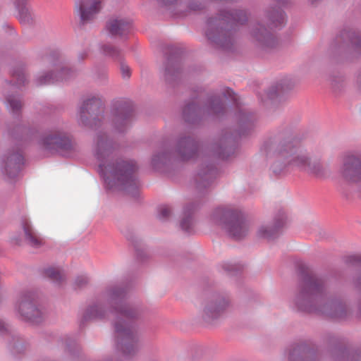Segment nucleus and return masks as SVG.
Here are the masks:
<instances>
[{
    "label": "nucleus",
    "instance_id": "nucleus-1",
    "mask_svg": "<svg viewBox=\"0 0 361 361\" xmlns=\"http://www.w3.org/2000/svg\"><path fill=\"white\" fill-rule=\"evenodd\" d=\"M112 145L105 135L98 136L96 156L99 161V171L105 182L111 187L123 189L137 188L135 172L137 166L133 161L113 160L111 157Z\"/></svg>",
    "mask_w": 361,
    "mask_h": 361
},
{
    "label": "nucleus",
    "instance_id": "nucleus-2",
    "mask_svg": "<svg viewBox=\"0 0 361 361\" xmlns=\"http://www.w3.org/2000/svg\"><path fill=\"white\" fill-rule=\"evenodd\" d=\"M215 215L221 216V220L225 224L226 229L234 239L240 240L247 234L249 224L240 211L231 209H219Z\"/></svg>",
    "mask_w": 361,
    "mask_h": 361
},
{
    "label": "nucleus",
    "instance_id": "nucleus-3",
    "mask_svg": "<svg viewBox=\"0 0 361 361\" xmlns=\"http://www.w3.org/2000/svg\"><path fill=\"white\" fill-rule=\"evenodd\" d=\"M16 309L22 319L36 324L41 321L40 311L33 304L30 293L23 294L19 297Z\"/></svg>",
    "mask_w": 361,
    "mask_h": 361
},
{
    "label": "nucleus",
    "instance_id": "nucleus-4",
    "mask_svg": "<svg viewBox=\"0 0 361 361\" xmlns=\"http://www.w3.org/2000/svg\"><path fill=\"white\" fill-rule=\"evenodd\" d=\"M115 328L123 353L126 355L133 354L137 349V340L133 331L120 324H116Z\"/></svg>",
    "mask_w": 361,
    "mask_h": 361
},
{
    "label": "nucleus",
    "instance_id": "nucleus-5",
    "mask_svg": "<svg viewBox=\"0 0 361 361\" xmlns=\"http://www.w3.org/2000/svg\"><path fill=\"white\" fill-rule=\"evenodd\" d=\"M43 145L49 149L69 150L72 147L70 137L60 131L51 132L43 139Z\"/></svg>",
    "mask_w": 361,
    "mask_h": 361
},
{
    "label": "nucleus",
    "instance_id": "nucleus-6",
    "mask_svg": "<svg viewBox=\"0 0 361 361\" xmlns=\"http://www.w3.org/2000/svg\"><path fill=\"white\" fill-rule=\"evenodd\" d=\"M102 109L103 105L100 99L92 97L87 99L84 102L80 109V119L82 122L85 125L92 126V123L86 121V114H90L91 116H94Z\"/></svg>",
    "mask_w": 361,
    "mask_h": 361
},
{
    "label": "nucleus",
    "instance_id": "nucleus-7",
    "mask_svg": "<svg viewBox=\"0 0 361 361\" xmlns=\"http://www.w3.org/2000/svg\"><path fill=\"white\" fill-rule=\"evenodd\" d=\"M101 8L100 0H85L80 4L81 20L83 23L92 20Z\"/></svg>",
    "mask_w": 361,
    "mask_h": 361
},
{
    "label": "nucleus",
    "instance_id": "nucleus-8",
    "mask_svg": "<svg viewBox=\"0 0 361 361\" xmlns=\"http://www.w3.org/2000/svg\"><path fill=\"white\" fill-rule=\"evenodd\" d=\"M107 29L113 35H123L127 34L130 28L131 23L126 19H111L107 23Z\"/></svg>",
    "mask_w": 361,
    "mask_h": 361
},
{
    "label": "nucleus",
    "instance_id": "nucleus-9",
    "mask_svg": "<svg viewBox=\"0 0 361 361\" xmlns=\"http://www.w3.org/2000/svg\"><path fill=\"white\" fill-rule=\"evenodd\" d=\"M253 37L261 43L262 47L266 48H273L276 44V39L265 28L257 27L252 32Z\"/></svg>",
    "mask_w": 361,
    "mask_h": 361
},
{
    "label": "nucleus",
    "instance_id": "nucleus-10",
    "mask_svg": "<svg viewBox=\"0 0 361 361\" xmlns=\"http://www.w3.org/2000/svg\"><path fill=\"white\" fill-rule=\"evenodd\" d=\"M286 221V216L283 212L279 215V217L275 219L274 228L268 227H262L258 231V236L265 240H271L274 238L278 232V230L281 228Z\"/></svg>",
    "mask_w": 361,
    "mask_h": 361
},
{
    "label": "nucleus",
    "instance_id": "nucleus-11",
    "mask_svg": "<svg viewBox=\"0 0 361 361\" xmlns=\"http://www.w3.org/2000/svg\"><path fill=\"white\" fill-rule=\"evenodd\" d=\"M294 165L302 168L308 173L319 176L322 170L320 164H310L308 159L305 156L297 155L290 161Z\"/></svg>",
    "mask_w": 361,
    "mask_h": 361
},
{
    "label": "nucleus",
    "instance_id": "nucleus-12",
    "mask_svg": "<svg viewBox=\"0 0 361 361\" xmlns=\"http://www.w3.org/2000/svg\"><path fill=\"white\" fill-rule=\"evenodd\" d=\"M196 149V145L190 137L180 140L178 144V152L183 159L187 160L192 158L195 155Z\"/></svg>",
    "mask_w": 361,
    "mask_h": 361
},
{
    "label": "nucleus",
    "instance_id": "nucleus-13",
    "mask_svg": "<svg viewBox=\"0 0 361 361\" xmlns=\"http://www.w3.org/2000/svg\"><path fill=\"white\" fill-rule=\"evenodd\" d=\"M23 164V157L21 154H13L8 158L6 170L8 176L13 178L20 171Z\"/></svg>",
    "mask_w": 361,
    "mask_h": 361
},
{
    "label": "nucleus",
    "instance_id": "nucleus-14",
    "mask_svg": "<svg viewBox=\"0 0 361 361\" xmlns=\"http://www.w3.org/2000/svg\"><path fill=\"white\" fill-rule=\"evenodd\" d=\"M23 228L27 239L30 242L32 246L44 245V240L34 232L30 222L27 219L23 221Z\"/></svg>",
    "mask_w": 361,
    "mask_h": 361
},
{
    "label": "nucleus",
    "instance_id": "nucleus-15",
    "mask_svg": "<svg viewBox=\"0 0 361 361\" xmlns=\"http://www.w3.org/2000/svg\"><path fill=\"white\" fill-rule=\"evenodd\" d=\"M322 290V281L317 279H310L301 292L302 297L312 295L320 292Z\"/></svg>",
    "mask_w": 361,
    "mask_h": 361
},
{
    "label": "nucleus",
    "instance_id": "nucleus-16",
    "mask_svg": "<svg viewBox=\"0 0 361 361\" xmlns=\"http://www.w3.org/2000/svg\"><path fill=\"white\" fill-rule=\"evenodd\" d=\"M68 71H69L66 70V69H63L60 73H58V76H57L56 79L53 78L52 73L42 75L38 79V80H37L38 84L40 85H47V84L54 83L56 81L66 80L67 78L66 75Z\"/></svg>",
    "mask_w": 361,
    "mask_h": 361
},
{
    "label": "nucleus",
    "instance_id": "nucleus-17",
    "mask_svg": "<svg viewBox=\"0 0 361 361\" xmlns=\"http://www.w3.org/2000/svg\"><path fill=\"white\" fill-rule=\"evenodd\" d=\"M230 17L237 23H239L240 24H243L247 20V16L245 11H235V13H222L220 15L219 20L220 21H227L229 20Z\"/></svg>",
    "mask_w": 361,
    "mask_h": 361
},
{
    "label": "nucleus",
    "instance_id": "nucleus-18",
    "mask_svg": "<svg viewBox=\"0 0 361 361\" xmlns=\"http://www.w3.org/2000/svg\"><path fill=\"white\" fill-rule=\"evenodd\" d=\"M228 302L225 300L222 303L209 306L205 308L204 313L209 318H216L221 312H222L227 306Z\"/></svg>",
    "mask_w": 361,
    "mask_h": 361
},
{
    "label": "nucleus",
    "instance_id": "nucleus-19",
    "mask_svg": "<svg viewBox=\"0 0 361 361\" xmlns=\"http://www.w3.org/2000/svg\"><path fill=\"white\" fill-rule=\"evenodd\" d=\"M269 19L273 27H277L284 23L285 16L281 11L276 10L269 14Z\"/></svg>",
    "mask_w": 361,
    "mask_h": 361
},
{
    "label": "nucleus",
    "instance_id": "nucleus-20",
    "mask_svg": "<svg viewBox=\"0 0 361 361\" xmlns=\"http://www.w3.org/2000/svg\"><path fill=\"white\" fill-rule=\"evenodd\" d=\"M297 149L293 145L291 142H288L286 145H283L281 146L279 149V154L282 156L288 157V154L290 156L295 155L296 154Z\"/></svg>",
    "mask_w": 361,
    "mask_h": 361
},
{
    "label": "nucleus",
    "instance_id": "nucleus-21",
    "mask_svg": "<svg viewBox=\"0 0 361 361\" xmlns=\"http://www.w3.org/2000/svg\"><path fill=\"white\" fill-rule=\"evenodd\" d=\"M102 310L98 306L92 307L87 310L85 316V319L101 318L102 317Z\"/></svg>",
    "mask_w": 361,
    "mask_h": 361
},
{
    "label": "nucleus",
    "instance_id": "nucleus-22",
    "mask_svg": "<svg viewBox=\"0 0 361 361\" xmlns=\"http://www.w3.org/2000/svg\"><path fill=\"white\" fill-rule=\"evenodd\" d=\"M8 104L13 113H18V111L22 108V102L13 96H9L7 99Z\"/></svg>",
    "mask_w": 361,
    "mask_h": 361
},
{
    "label": "nucleus",
    "instance_id": "nucleus-23",
    "mask_svg": "<svg viewBox=\"0 0 361 361\" xmlns=\"http://www.w3.org/2000/svg\"><path fill=\"white\" fill-rule=\"evenodd\" d=\"M188 211L185 209V217L180 222V227L181 228L186 231V232H190L192 229V221L190 216L188 215Z\"/></svg>",
    "mask_w": 361,
    "mask_h": 361
},
{
    "label": "nucleus",
    "instance_id": "nucleus-24",
    "mask_svg": "<svg viewBox=\"0 0 361 361\" xmlns=\"http://www.w3.org/2000/svg\"><path fill=\"white\" fill-rule=\"evenodd\" d=\"M46 275L54 281H59L62 279L61 272L54 268H49L45 271Z\"/></svg>",
    "mask_w": 361,
    "mask_h": 361
},
{
    "label": "nucleus",
    "instance_id": "nucleus-25",
    "mask_svg": "<svg viewBox=\"0 0 361 361\" xmlns=\"http://www.w3.org/2000/svg\"><path fill=\"white\" fill-rule=\"evenodd\" d=\"M13 80H16V84L18 85H23L25 82V74L21 69H18L15 71L13 73Z\"/></svg>",
    "mask_w": 361,
    "mask_h": 361
},
{
    "label": "nucleus",
    "instance_id": "nucleus-26",
    "mask_svg": "<svg viewBox=\"0 0 361 361\" xmlns=\"http://www.w3.org/2000/svg\"><path fill=\"white\" fill-rule=\"evenodd\" d=\"M215 174L216 171L213 168H209L207 171L200 173L199 176L202 181H206L208 184V180L214 178Z\"/></svg>",
    "mask_w": 361,
    "mask_h": 361
},
{
    "label": "nucleus",
    "instance_id": "nucleus-27",
    "mask_svg": "<svg viewBox=\"0 0 361 361\" xmlns=\"http://www.w3.org/2000/svg\"><path fill=\"white\" fill-rule=\"evenodd\" d=\"M129 116L130 114L128 112L122 110L121 113L118 115H117L116 117L115 118V122L116 123L121 122L122 125L126 124L127 120L129 118Z\"/></svg>",
    "mask_w": 361,
    "mask_h": 361
},
{
    "label": "nucleus",
    "instance_id": "nucleus-28",
    "mask_svg": "<svg viewBox=\"0 0 361 361\" xmlns=\"http://www.w3.org/2000/svg\"><path fill=\"white\" fill-rule=\"evenodd\" d=\"M171 213L169 207L166 205L161 206L159 209V218L162 219H167Z\"/></svg>",
    "mask_w": 361,
    "mask_h": 361
},
{
    "label": "nucleus",
    "instance_id": "nucleus-29",
    "mask_svg": "<svg viewBox=\"0 0 361 361\" xmlns=\"http://www.w3.org/2000/svg\"><path fill=\"white\" fill-rule=\"evenodd\" d=\"M103 50L105 54L114 57L118 56L119 54L118 50H117L115 47L111 45H104L103 47Z\"/></svg>",
    "mask_w": 361,
    "mask_h": 361
},
{
    "label": "nucleus",
    "instance_id": "nucleus-30",
    "mask_svg": "<svg viewBox=\"0 0 361 361\" xmlns=\"http://www.w3.org/2000/svg\"><path fill=\"white\" fill-rule=\"evenodd\" d=\"M30 20V15L28 13L27 10L23 8L20 12V20L23 23H28Z\"/></svg>",
    "mask_w": 361,
    "mask_h": 361
},
{
    "label": "nucleus",
    "instance_id": "nucleus-31",
    "mask_svg": "<svg viewBox=\"0 0 361 361\" xmlns=\"http://www.w3.org/2000/svg\"><path fill=\"white\" fill-rule=\"evenodd\" d=\"M122 75L124 78H128L130 75V68L128 66L122 64L121 66Z\"/></svg>",
    "mask_w": 361,
    "mask_h": 361
},
{
    "label": "nucleus",
    "instance_id": "nucleus-32",
    "mask_svg": "<svg viewBox=\"0 0 361 361\" xmlns=\"http://www.w3.org/2000/svg\"><path fill=\"white\" fill-rule=\"evenodd\" d=\"M120 313L126 317H133V314L132 311L128 308L124 307L119 310Z\"/></svg>",
    "mask_w": 361,
    "mask_h": 361
},
{
    "label": "nucleus",
    "instance_id": "nucleus-33",
    "mask_svg": "<svg viewBox=\"0 0 361 361\" xmlns=\"http://www.w3.org/2000/svg\"><path fill=\"white\" fill-rule=\"evenodd\" d=\"M195 106L193 104H188L183 109V114L186 117L187 115L190 113V111H194Z\"/></svg>",
    "mask_w": 361,
    "mask_h": 361
},
{
    "label": "nucleus",
    "instance_id": "nucleus-34",
    "mask_svg": "<svg viewBox=\"0 0 361 361\" xmlns=\"http://www.w3.org/2000/svg\"><path fill=\"white\" fill-rule=\"evenodd\" d=\"M226 93H227L228 97H230L231 99H233L235 102H237L236 95L231 90L228 89L226 90Z\"/></svg>",
    "mask_w": 361,
    "mask_h": 361
},
{
    "label": "nucleus",
    "instance_id": "nucleus-35",
    "mask_svg": "<svg viewBox=\"0 0 361 361\" xmlns=\"http://www.w3.org/2000/svg\"><path fill=\"white\" fill-rule=\"evenodd\" d=\"M212 109L214 113L219 114L220 113L221 110L223 109V106L221 104H218V106H214V105H212Z\"/></svg>",
    "mask_w": 361,
    "mask_h": 361
},
{
    "label": "nucleus",
    "instance_id": "nucleus-36",
    "mask_svg": "<svg viewBox=\"0 0 361 361\" xmlns=\"http://www.w3.org/2000/svg\"><path fill=\"white\" fill-rule=\"evenodd\" d=\"M122 293V291L121 290H115L112 292V296L113 297H119Z\"/></svg>",
    "mask_w": 361,
    "mask_h": 361
},
{
    "label": "nucleus",
    "instance_id": "nucleus-37",
    "mask_svg": "<svg viewBox=\"0 0 361 361\" xmlns=\"http://www.w3.org/2000/svg\"><path fill=\"white\" fill-rule=\"evenodd\" d=\"M82 281H80L79 279L77 280V283L78 286L82 285V283H85L87 282V278L86 277H82Z\"/></svg>",
    "mask_w": 361,
    "mask_h": 361
},
{
    "label": "nucleus",
    "instance_id": "nucleus-38",
    "mask_svg": "<svg viewBox=\"0 0 361 361\" xmlns=\"http://www.w3.org/2000/svg\"><path fill=\"white\" fill-rule=\"evenodd\" d=\"M4 330H6V327L4 324L0 321V332H2Z\"/></svg>",
    "mask_w": 361,
    "mask_h": 361
},
{
    "label": "nucleus",
    "instance_id": "nucleus-39",
    "mask_svg": "<svg viewBox=\"0 0 361 361\" xmlns=\"http://www.w3.org/2000/svg\"><path fill=\"white\" fill-rule=\"evenodd\" d=\"M219 157H221V159H226L228 158V156H226L223 153H219Z\"/></svg>",
    "mask_w": 361,
    "mask_h": 361
},
{
    "label": "nucleus",
    "instance_id": "nucleus-40",
    "mask_svg": "<svg viewBox=\"0 0 361 361\" xmlns=\"http://www.w3.org/2000/svg\"><path fill=\"white\" fill-rule=\"evenodd\" d=\"M207 37H208L209 39H213V37H212V34H211L210 32H208L207 33Z\"/></svg>",
    "mask_w": 361,
    "mask_h": 361
},
{
    "label": "nucleus",
    "instance_id": "nucleus-41",
    "mask_svg": "<svg viewBox=\"0 0 361 361\" xmlns=\"http://www.w3.org/2000/svg\"><path fill=\"white\" fill-rule=\"evenodd\" d=\"M166 72H167V73H168V74H170V73H171L169 68H167V69H166Z\"/></svg>",
    "mask_w": 361,
    "mask_h": 361
}]
</instances>
